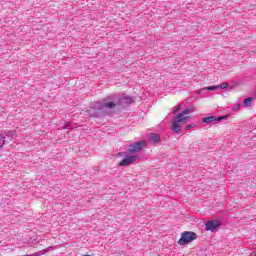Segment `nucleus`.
Masks as SVG:
<instances>
[{"mask_svg":"<svg viewBox=\"0 0 256 256\" xmlns=\"http://www.w3.org/2000/svg\"><path fill=\"white\" fill-rule=\"evenodd\" d=\"M133 98L131 96H119L117 94H110L104 98L101 102H95L89 110L90 117H105V115H111L112 109L116 107H125V105H131Z\"/></svg>","mask_w":256,"mask_h":256,"instance_id":"nucleus-1","label":"nucleus"},{"mask_svg":"<svg viewBox=\"0 0 256 256\" xmlns=\"http://www.w3.org/2000/svg\"><path fill=\"white\" fill-rule=\"evenodd\" d=\"M191 113H193V110H191V108H186L182 112L178 113L174 117L172 123V131H174L175 133H181V126L185 125V123L189 121V115H191Z\"/></svg>","mask_w":256,"mask_h":256,"instance_id":"nucleus-2","label":"nucleus"},{"mask_svg":"<svg viewBox=\"0 0 256 256\" xmlns=\"http://www.w3.org/2000/svg\"><path fill=\"white\" fill-rule=\"evenodd\" d=\"M197 239V234L192 231L182 232L181 238L178 240V245H189V243Z\"/></svg>","mask_w":256,"mask_h":256,"instance_id":"nucleus-3","label":"nucleus"},{"mask_svg":"<svg viewBox=\"0 0 256 256\" xmlns=\"http://www.w3.org/2000/svg\"><path fill=\"white\" fill-rule=\"evenodd\" d=\"M143 147H145V141H138L134 144H131L126 153L128 155H133V153H140V151H143Z\"/></svg>","mask_w":256,"mask_h":256,"instance_id":"nucleus-4","label":"nucleus"},{"mask_svg":"<svg viewBox=\"0 0 256 256\" xmlns=\"http://www.w3.org/2000/svg\"><path fill=\"white\" fill-rule=\"evenodd\" d=\"M221 227L219 220H209L205 223V231H211L212 233L217 231Z\"/></svg>","mask_w":256,"mask_h":256,"instance_id":"nucleus-5","label":"nucleus"},{"mask_svg":"<svg viewBox=\"0 0 256 256\" xmlns=\"http://www.w3.org/2000/svg\"><path fill=\"white\" fill-rule=\"evenodd\" d=\"M137 156H126L121 162H119L120 167H128L131 163H135Z\"/></svg>","mask_w":256,"mask_h":256,"instance_id":"nucleus-6","label":"nucleus"},{"mask_svg":"<svg viewBox=\"0 0 256 256\" xmlns=\"http://www.w3.org/2000/svg\"><path fill=\"white\" fill-rule=\"evenodd\" d=\"M223 119H225V117H223V116H220V117L208 116V117L203 118V123H206L207 125H209V124L215 123L217 121H223Z\"/></svg>","mask_w":256,"mask_h":256,"instance_id":"nucleus-7","label":"nucleus"},{"mask_svg":"<svg viewBox=\"0 0 256 256\" xmlns=\"http://www.w3.org/2000/svg\"><path fill=\"white\" fill-rule=\"evenodd\" d=\"M207 91H219V86L204 87L199 91V94L201 95V93H207Z\"/></svg>","mask_w":256,"mask_h":256,"instance_id":"nucleus-8","label":"nucleus"},{"mask_svg":"<svg viewBox=\"0 0 256 256\" xmlns=\"http://www.w3.org/2000/svg\"><path fill=\"white\" fill-rule=\"evenodd\" d=\"M4 134L8 139H15L17 137V132L15 130H12V131L6 130L4 131Z\"/></svg>","mask_w":256,"mask_h":256,"instance_id":"nucleus-9","label":"nucleus"},{"mask_svg":"<svg viewBox=\"0 0 256 256\" xmlns=\"http://www.w3.org/2000/svg\"><path fill=\"white\" fill-rule=\"evenodd\" d=\"M149 139L152 143H159V141H161V136H159V134L151 133Z\"/></svg>","mask_w":256,"mask_h":256,"instance_id":"nucleus-10","label":"nucleus"},{"mask_svg":"<svg viewBox=\"0 0 256 256\" xmlns=\"http://www.w3.org/2000/svg\"><path fill=\"white\" fill-rule=\"evenodd\" d=\"M243 107H251L253 105V97H248L243 102Z\"/></svg>","mask_w":256,"mask_h":256,"instance_id":"nucleus-11","label":"nucleus"},{"mask_svg":"<svg viewBox=\"0 0 256 256\" xmlns=\"http://www.w3.org/2000/svg\"><path fill=\"white\" fill-rule=\"evenodd\" d=\"M5 145V135L0 133V149Z\"/></svg>","mask_w":256,"mask_h":256,"instance_id":"nucleus-12","label":"nucleus"},{"mask_svg":"<svg viewBox=\"0 0 256 256\" xmlns=\"http://www.w3.org/2000/svg\"><path fill=\"white\" fill-rule=\"evenodd\" d=\"M74 128H75V126H73V123H71V122L66 123V124L62 127V129H74Z\"/></svg>","mask_w":256,"mask_h":256,"instance_id":"nucleus-13","label":"nucleus"},{"mask_svg":"<svg viewBox=\"0 0 256 256\" xmlns=\"http://www.w3.org/2000/svg\"><path fill=\"white\" fill-rule=\"evenodd\" d=\"M229 87V84L227 83H222L220 86H219V89H227Z\"/></svg>","mask_w":256,"mask_h":256,"instance_id":"nucleus-14","label":"nucleus"},{"mask_svg":"<svg viewBox=\"0 0 256 256\" xmlns=\"http://www.w3.org/2000/svg\"><path fill=\"white\" fill-rule=\"evenodd\" d=\"M195 127V124H189L185 126V130L189 131L190 129H193Z\"/></svg>","mask_w":256,"mask_h":256,"instance_id":"nucleus-15","label":"nucleus"},{"mask_svg":"<svg viewBox=\"0 0 256 256\" xmlns=\"http://www.w3.org/2000/svg\"><path fill=\"white\" fill-rule=\"evenodd\" d=\"M239 109H241V104H237L232 108V111H239Z\"/></svg>","mask_w":256,"mask_h":256,"instance_id":"nucleus-16","label":"nucleus"},{"mask_svg":"<svg viewBox=\"0 0 256 256\" xmlns=\"http://www.w3.org/2000/svg\"><path fill=\"white\" fill-rule=\"evenodd\" d=\"M180 110H181V106H178V107L174 110V115H176V113H179Z\"/></svg>","mask_w":256,"mask_h":256,"instance_id":"nucleus-17","label":"nucleus"},{"mask_svg":"<svg viewBox=\"0 0 256 256\" xmlns=\"http://www.w3.org/2000/svg\"><path fill=\"white\" fill-rule=\"evenodd\" d=\"M251 256H255V252H252Z\"/></svg>","mask_w":256,"mask_h":256,"instance_id":"nucleus-18","label":"nucleus"},{"mask_svg":"<svg viewBox=\"0 0 256 256\" xmlns=\"http://www.w3.org/2000/svg\"><path fill=\"white\" fill-rule=\"evenodd\" d=\"M118 155H125V153H119Z\"/></svg>","mask_w":256,"mask_h":256,"instance_id":"nucleus-19","label":"nucleus"},{"mask_svg":"<svg viewBox=\"0 0 256 256\" xmlns=\"http://www.w3.org/2000/svg\"><path fill=\"white\" fill-rule=\"evenodd\" d=\"M255 99H256V90H255Z\"/></svg>","mask_w":256,"mask_h":256,"instance_id":"nucleus-20","label":"nucleus"},{"mask_svg":"<svg viewBox=\"0 0 256 256\" xmlns=\"http://www.w3.org/2000/svg\"><path fill=\"white\" fill-rule=\"evenodd\" d=\"M83 256H91V255H83Z\"/></svg>","mask_w":256,"mask_h":256,"instance_id":"nucleus-21","label":"nucleus"}]
</instances>
